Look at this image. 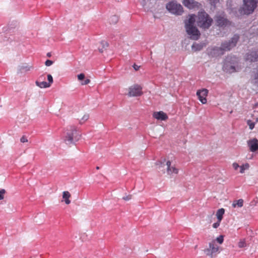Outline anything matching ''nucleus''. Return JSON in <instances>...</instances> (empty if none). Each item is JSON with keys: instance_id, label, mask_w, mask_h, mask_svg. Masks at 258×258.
<instances>
[{"instance_id": "1", "label": "nucleus", "mask_w": 258, "mask_h": 258, "mask_svg": "<svg viewBox=\"0 0 258 258\" xmlns=\"http://www.w3.org/2000/svg\"><path fill=\"white\" fill-rule=\"evenodd\" d=\"M196 22V15H190L187 19L184 21L186 32L189 35L190 39L197 40L201 36V33L198 29L195 26Z\"/></svg>"}, {"instance_id": "2", "label": "nucleus", "mask_w": 258, "mask_h": 258, "mask_svg": "<svg viewBox=\"0 0 258 258\" xmlns=\"http://www.w3.org/2000/svg\"><path fill=\"white\" fill-rule=\"evenodd\" d=\"M81 137V135L75 126H70L64 133L63 140L64 142L68 145H74L78 142Z\"/></svg>"}, {"instance_id": "3", "label": "nucleus", "mask_w": 258, "mask_h": 258, "mask_svg": "<svg viewBox=\"0 0 258 258\" xmlns=\"http://www.w3.org/2000/svg\"><path fill=\"white\" fill-rule=\"evenodd\" d=\"M213 19L205 11L199 12L197 23L198 27L206 30L209 29L212 25Z\"/></svg>"}, {"instance_id": "4", "label": "nucleus", "mask_w": 258, "mask_h": 258, "mask_svg": "<svg viewBox=\"0 0 258 258\" xmlns=\"http://www.w3.org/2000/svg\"><path fill=\"white\" fill-rule=\"evenodd\" d=\"M166 8L170 13L176 15H181L183 12L182 6L174 1L167 3Z\"/></svg>"}, {"instance_id": "5", "label": "nucleus", "mask_w": 258, "mask_h": 258, "mask_svg": "<svg viewBox=\"0 0 258 258\" xmlns=\"http://www.w3.org/2000/svg\"><path fill=\"white\" fill-rule=\"evenodd\" d=\"M242 10L246 15L251 14L257 7L258 0H243Z\"/></svg>"}, {"instance_id": "6", "label": "nucleus", "mask_w": 258, "mask_h": 258, "mask_svg": "<svg viewBox=\"0 0 258 258\" xmlns=\"http://www.w3.org/2000/svg\"><path fill=\"white\" fill-rule=\"evenodd\" d=\"M239 39V36L237 34H235L230 40L222 42L221 45L222 47V48L224 49V52L226 51H229L232 48L236 46Z\"/></svg>"}, {"instance_id": "7", "label": "nucleus", "mask_w": 258, "mask_h": 258, "mask_svg": "<svg viewBox=\"0 0 258 258\" xmlns=\"http://www.w3.org/2000/svg\"><path fill=\"white\" fill-rule=\"evenodd\" d=\"M224 72L228 73H232L236 71L235 64L232 57H227L225 60L223 66Z\"/></svg>"}, {"instance_id": "8", "label": "nucleus", "mask_w": 258, "mask_h": 258, "mask_svg": "<svg viewBox=\"0 0 258 258\" xmlns=\"http://www.w3.org/2000/svg\"><path fill=\"white\" fill-rule=\"evenodd\" d=\"M209 247L204 250L207 255L210 256L211 258L213 257L214 253L217 252L219 250V246L216 243L215 241H212L209 243Z\"/></svg>"}, {"instance_id": "9", "label": "nucleus", "mask_w": 258, "mask_h": 258, "mask_svg": "<svg viewBox=\"0 0 258 258\" xmlns=\"http://www.w3.org/2000/svg\"><path fill=\"white\" fill-rule=\"evenodd\" d=\"M182 4L189 9H199L202 7V4L195 0H183Z\"/></svg>"}, {"instance_id": "10", "label": "nucleus", "mask_w": 258, "mask_h": 258, "mask_svg": "<svg viewBox=\"0 0 258 258\" xmlns=\"http://www.w3.org/2000/svg\"><path fill=\"white\" fill-rule=\"evenodd\" d=\"M143 94L142 92V88L140 86L135 85L131 86L129 88V92L128 93L130 96H139Z\"/></svg>"}, {"instance_id": "11", "label": "nucleus", "mask_w": 258, "mask_h": 258, "mask_svg": "<svg viewBox=\"0 0 258 258\" xmlns=\"http://www.w3.org/2000/svg\"><path fill=\"white\" fill-rule=\"evenodd\" d=\"M208 53L212 57H216L223 55L224 53V50L221 46L220 47H214L209 50Z\"/></svg>"}, {"instance_id": "12", "label": "nucleus", "mask_w": 258, "mask_h": 258, "mask_svg": "<svg viewBox=\"0 0 258 258\" xmlns=\"http://www.w3.org/2000/svg\"><path fill=\"white\" fill-rule=\"evenodd\" d=\"M216 25L219 27H225L229 24V21L221 15H217L215 17Z\"/></svg>"}, {"instance_id": "13", "label": "nucleus", "mask_w": 258, "mask_h": 258, "mask_svg": "<svg viewBox=\"0 0 258 258\" xmlns=\"http://www.w3.org/2000/svg\"><path fill=\"white\" fill-rule=\"evenodd\" d=\"M246 59L251 62L258 61V47L247 53Z\"/></svg>"}, {"instance_id": "14", "label": "nucleus", "mask_w": 258, "mask_h": 258, "mask_svg": "<svg viewBox=\"0 0 258 258\" xmlns=\"http://www.w3.org/2000/svg\"><path fill=\"white\" fill-rule=\"evenodd\" d=\"M208 91L206 89L198 90L197 92V95L199 99L203 104H205L207 102L206 97L208 95Z\"/></svg>"}, {"instance_id": "15", "label": "nucleus", "mask_w": 258, "mask_h": 258, "mask_svg": "<svg viewBox=\"0 0 258 258\" xmlns=\"http://www.w3.org/2000/svg\"><path fill=\"white\" fill-rule=\"evenodd\" d=\"M247 145L251 152H255L258 150V140L253 138L247 141Z\"/></svg>"}, {"instance_id": "16", "label": "nucleus", "mask_w": 258, "mask_h": 258, "mask_svg": "<svg viewBox=\"0 0 258 258\" xmlns=\"http://www.w3.org/2000/svg\"><path fill=\"white\" fill-rule=\"evenodd\" d=\"M167 166V173L168 175H171L173 173L177 174L178 172V169L176 168L174 166L171 165V163L170 161H168L166 162Z\"/></svg>"}, {"instance_id": "17", "label": "nucleus", "mask_w": 258, "mask_h": 258, "mask_svg": "<svg viewBox=\"0 0 258 258\" xmlns=\"http://www.w3.org/2000/svg\"><path fill=\"white\" fill-rule=\"evenodd\" d=\"M153 116L157 120H166L168 118L167 114L162 111L154 112Z\"/></svg>"}, {"instance_id": "18", "label": "nucleus", "mask_w": 258, "mask_h": 258, "mask_svg": "<svg viewBox=\"0 0 258 258\" xmlns=\"http://www.w3.org/2000/svg\"><path fill=\"white\" fill-rule=\"evenodd\" d=\"M71 196L70 193L68 191H64L62 192V198L64 200L65 203L67 205L71 203V201L69 200Z\"/></svg>"}, {"instance_id": "19", "label": "nucleus", "mask_w": 258, "mask_h": 258, "mask_svg": "<svg viewBox=\"0 0 258 258\" xmlns=\"http://www.w3.org/2000/svg\"><path fill=\"white\" fill-rule=\"evenodd\" d=\"M36 85L41 88H46L50 87V84L45 81H36Z\"/></svg>"}, {"instance_id": "20", "label": "nucleus", "mask_w": 258, "mask_h": 258, "mask_svg": "<svg viewBox=\"0 0 258 258\" xmlns=\"http://www.w3.org/2000/svg\"><path fill=\"white\" fill-rule=\"evenodd\" d=\"M243 202L244 201L242 199L234 201L232 204V207L233 208H236V207L241 208L243 205Z\"/></svg>"}, {"instance_id": "21", "label": "nucleus", "mask_w": 258, "mask_h": 258, "mask_svg": "<svg viewBox=\"0 0 258 258\" xmlns=\"http://www.w3.org/2000/svg\"><path fill=\"white\" fill-rule=\"evenodd\" d=\"M224 212L225 210L223 208L220 209L217 211L216 213V216L219 221H221Z\"/></svg>"}, {"instance_id": "22", "label": "nucleus", "mask_w": 258, "mask_h": 258, "mask_svg": "<svg viewBox=\"0 0 258 258\" xmlns=\"http://www.w3.org/2000/svg\"><path fill=\"white\" fill-rule=\"evenodd\" d=\"M165 161V159H163V161H158L156 163V165L157 166H158L157 168H158V169L160 171H162L163 172V173H165V171L164 170H162L161 168L162 167H163V166H164V162Z\"/></svg>"}, {"instance_id": "23", "label": "nucleus", "mask_w": 258, "mask_h": 258, "mask_svg": "<svg viewBox=\"0 0 258 258\" xmlns=\"http://www.w3.org/2000/svg\"><path fill=\"white\" fill-rule=\"evenodd\" d=\"M100 43L102 45V48H99V51L101 53H102L103 52V49H106V48H107L108 47L109 44L107 41H104V40L101 41Z\"/></svg>"}, {"instance_id": "24", "label": "nucleus", "mask_w": 258, "mask_h": 258, "mask_svg": "<svg viewBox=\"0 0 258 258\" xmlns=\"http://www.w3.org/2000/svg\"><path fill=\"white\" fill-rule=\"evenodd\" d=\"M203 45L202 44H198L194 43L192 45V48L195 51H200L203 48Z\"/></svg>"}, {"instance_id": "25", "label": "nucleus", "mask_w": 258, "mask_h": 258, "mask_svg": "<svg viewBox=\"0 0 258 258\" xmlns=\"http://www.w3.org/2000/svg\"><path fill=\"white\" fill-rule=\"evenodd\" d=\"M118 17L116 15L111 16L109 19V22L111 24H115L118 22Z\"/></svg>"}, {"instance_id": "26", "label": "nucleus", "mask_w": 258, "mask_h": 258, "mask_svg": "<svg viewBox=\"0 0 258 258\" xmlns=\"http://www.w3.org/2000/svg\"><path fill=\"white\" fill-rule=\"evenodd\" d=\"M249 167V165L248 163H246L241 166H240V172L243 173L245 170L248 169Z\"/></svg>"}, {"instance_id": "27", "label": "nucleus", "mask_w": 258, "mask_h": 258, "mask_svg": "<svg viewBox=\"0 0 258 258\" xmlns=\"http://www.w3.org/2000/svg\"><path fill=\"white\" fill-rule=\"evenodd\" d=\"M238 247L243 248L246 246V243L244 239H240L238 244Z\"/></svg>"}, {"instance_id": "28", "label": "nucleus", "mask_w": 258, "mask_h": 258, "mask_svg": "<svg viewBox=\"0 0 258 258\" xmlns=\"http://www.w3.org/2000/svg\"><path fill=\"white\" fill-rule=\"evenodd\" d=\"M252 82L253 84L258 85V70L253 75Z\"/></svg>"}, {"instance_id": "29", "label": "nucleus", "mask_w": 258, "mask_h": 258, "mask_svg": "<svg viewBox=\"0 0 258 258\" xmlns=\"http://www.w3.org/2000/svg\"><path fill=\"white\" fill-rule=\"evenodd\" d=\"M89 118V115L88 114H85L82 119L80 120L79 123L80 124H83L85 121L87 120Z\"/></svg>"}, {"instance_id": "30", "label": "nucleus", "mask_w": 258, "mask_h": 258, "mask_svg": "<svg viewBox=\"0 0 258 258\" xmlns=\"http://www.w3.org/2000/svg\"><path fill=\"white\" fill-rule=\"evenodd\" d=\"M30 68L31 67H29L28 66H22L21 67H20V69H19V71L21 72H22L23 71H25V72H27V71H29L30 70Z\"/></svg>"}, {"instance_id": "31", "label": "nucleus", "mask_w": 258, "mask_h": 258, "mask_svg": "<svg viewBox=\"0 0 258 258\" xmlns=\"http://www.w3.org/2000/svg\"><path fill=\"white\" fill-rule=\"evenodd\" d=\"M6 192V191L4 189H2L0 190V200H3L4 199V195Z\"/></svg>"}, {"instance_id": "32", "label": "nucleus", "mask_w": 258, "mask_h": 258, "mask_svg": "<svg viewBox=\"0 0 258 258\" xmlns=\"http://www.w3.org/2000/svg\"><path fill=\"white\" fill-rule=\"evenodd\" d=\"M247 124L249 125L250 130H252L254 127V123L250 120H247Z\"/></svg>"}, {"instance_id": "33", "label": "nucleus", "mask_w": 258, "mask_h": 258, "mask_svg": "<svg viewBox=\"0 0 258 258\" xmlns=\"http://www.w3.org/2000/svg\"><path fill=\"white\" fill-rule=\"evenodd\" d=\"M47 80L48 81V83H47V84H49L50 86L53 81V78L51 75H50V74L47 75Z\"/></svg>"}, {"instance_id": "34", "label": "nucleus", "mask_w": 258, "mask_h": 258, "mask_svg": "<svg viewBox=\"0 0 258 258\" xmlns=\"http://www.w3.org/2000/svg\"><path fill=\"white\" fill-rule=\"evenodd\" d=\"M223 240L224 239L223 236L222 235H220L216 238V241L220 244H222L223 242Z\"/></svg>"}, {"instance_id": "35", "label": "nucleus", "mask_w": 258, "mask_h": 258, "mask_svg": "<svg viewBox=\"0 0 258 258\" xmlns=\"http://www.w3.org/2000/svg\"><path fill=\"white\" fill-rule=\"evenodd\" d=\"M20 142L23 143H26L28 142V139L25 136H23L20 139Z\"/></svg>"}, {"instance_id": "36", "label": "nucleus", "mask_w": 258, "mask_h": 258, "mask_svg": "<svg viewBox=\"0 0 258 258\" xmlns=\"http://www.w3.org/2000/svg\"><path fill=\"white\" fill-rule=\"evenodd\" d=\"M53 63V62L52 60L48 59L45 61V64L46 66H50Z\"/></svg>"}, {"instance_id": "37", "label": "nucleus", "mask_w": 258, "mask_h": 258, "mask_svg": "<svg viewBox=\"0 0 258 258\" xmlns=\"http://www.w3.org/2000/svg\"><path fill=\"white\" fill-rule=\"evenodd\" d=\"M149 0H140V3L143 7H145Z\"/></svg>"}, {"instance_id": "38", "label": "nucleus", "mask_w": 258, "mask_h": 258, "mask_svg": "<svg viewBox=\"0 0 258 258\" xmlns=\"http://www.w3.org/2000/svg\"><path fill=\"white\" fill-rule=\"evenodd\" d=\"M85 78V75L84 74H80L78 75V79L79 80H83Z\"/></svg>"}, {"instance_id": "39", "label": "nucleus", "mask_w": 258, "mask_h": 258, "mask_svg": "<svg viewBox=\"0 0 258 258\" xmlns=\"http://www.w3.org/2000/svg\"><path fill=\"white\" fill-rule=\"evenodd\" d=\"M45 76L44 75H41L40 76H39L38 80H37L36 81H44V80H45Z\"/></svg>"}, {"instance_id": "40", "label": "nucleus", "mask_w": 258, "mask_h": 258, "mask_svg": "<svg viewBox=\"0 0 258 258\" xmlns=\"http://www.w3.org/2000/svg\"><path fill=\"white\" fill-rule=\"evenodd\" d=\"M221 221H219L218 220V221L215 223L213 224V227L214 228H218L219 225H220V223Z\"/></svg>"}, {"instance_id": "41", "label": "nucleus", "mask_w": 258, "mask_h": 258, "mask_svg": "<svg viewBox=\"0 0 258 258\" xmlns=\"http://www.w3.org/2000/svg\"><path fill=\"white\" fill-rule=\"evenodd\" d=\"M132 199V195H128L122 198V199L125 201H128Z\"/></svg>"}, {"instance_id": "42", "label": "nucleus", "mask_w": 258, "mask_h": 258, "mask_svg": "<svg viewBox=\"0 0 258 258\" xmlns=\"http://www.w3.org/2000/svg\"><path fill=\"white\" fill-rule=\"evenodd\" d=\"M232 166L235 170H237L238 169V168L240 167V166L237 163H233Z\"/></svg>"}, {"instance_id": "43", "label": "nucleus", "mask_w": 258, "mask_h": 258, "mask_svg": "<svg viewBox=\"0 0 258 258\" xmlns=\"http://www.w3.org/2000/svg\"><path fill=\"white\" fill-rule=\"evenodd\" d=\"M210 1V3L212 5H215L216 4H217L219 0H209Z\"/></svg>"}, {"instance_id": "44", "label": "nucleus", "mask_w": 258, "mask_h": 258, "mask_svg": "<svg viewBox=\"0 0 258 258\" xmlns=\"http://www.w3.org/2000/svg\"><path fill=\"white\" fill-rule=\"evenodd\" d=\"M90 82V80L89 79H86L84 81V82L82 83V85H87V84H89Z\"/></svg>"}, {"instance_id": "45", "label": "nucleus", "mask_w": 258, "mask_h": 258, "mask_svg": "<svg viewBox=\"0 0 258 258\" xmlns=\"http://www.w3.org/2000/svg\"><path fill=\"white\" fill-rule=\"evenodd\" d=\"M133 68H134V69L136 71H138V70H139V69H140V66H138V65L136 64H134L133 65Z\"/></svg>"}, {"instance_id": "46", "label": "nucleus", "mask_w": 258, "mask_h": 258, "mask_svg": "<svg viewBox=\"0 0 258 258\" xmlns=\"http://www.w3.org/2000/svg\"><path fill=\"white\" fill-rule=\"evenodd\" d=\"M47 56H48V57H50V56H51L50 53H48L47 54Z\"/></svg>"}, {"instance_id": "47", "label": "nucleus", "mask_w": 258, "mask_h": 258, "mask_svg": "<svg viewBox=\"0 0 258 258\" xmlns=\"http://www.w3.org/2000/svg\"><path fill=\"white\" fill-rule=\"evenodd\" d=\"M96 169H99V167H96Z\"/></svg>"}, {"instance_id": "48", "label": "nucleus", "mask_w": 258, "mask_h": 258, "mask_svg": "<svg viewBox=\"0 0 258 258\" xmlns=\"http://www.w3.org/2000/svg\"><path fill=\"white\" fill-rule=\"evenodd\" d=\"M256 121H258V117L256 119Z\"/></svg>"}]
</instances>
